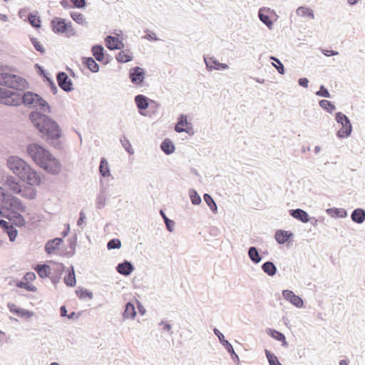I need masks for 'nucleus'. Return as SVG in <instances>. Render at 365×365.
Segmentation results:
<instances>
[{"label":"nucleus","mask_w":365,"mask_h":365,"mask_svg":"<svg viewBox=\"0 0 365 365\" xmlns=\"http://www.w3.org/2000/svg\"><path fill=\"white\" fill-rule=\"evenodd\" d=\"M145 38L148 40H153V41H158L159 38L156 37V35L154 32L148 31V33L145 36Z\"/></svg>","instance_id":"64"},{"label":"nucleus","mask_w":365,"mask_h":365,"mask_svg":"<svg viewBox=\"0 0 365 365\" xmlns=\"http://www.w3.org/2000/svg\"><path fill=\"white\" fill-rule=\"evenodd\" d=\"M5 232L8 235L11 242H14L16 240L18 234L17 230L14 228V226L11 227L10 229Z\"/></svg>","instance_id":"53"},{"label":"nucleus","mask_w":365,"mask_h":365,"mask_svg":"<svg viewBox=\"0 0 365 365\" xmlns=\"http://www.w3.org/2000/svg\"><path fill=\"white\" fill-rule=\"evenodd\" d=\"M121 247V242L119 239L114 238L107 243L108 250L119 249Z\"/></svg>","instance_id":"47"},{"label":"nucleus","mask_w":365,"mask_h":365,"mask_svg":"<svg viewBox=\"0 0 365 365\" xmlns=\"http://www.w3.org/2000/svg\"><path fill=\"white\" fill-rule=\"evenodd\" d=\"M24 279L27 282L33 281L36 279V274L34 272H29L24 275Z\"/></svg>","instance_id":"62"},{"label":"nucleus","mask_w":365,"mask_h":365,"mask_svg":"<svg viewBox=\"0 0 365 365\" xmlns=\"http://www.w3.org/2000/svg\"><path fill=\"white\" fill-rule=\"evenodd\" d=\"M62 242L63 240L60 237H56L48 240L45 245V251L47 254L51 255L58 247Z\"/></svg>","instance_id":"21"},{"label":"nucleus","mask_w":365,"mask_h":365,"mask_svg":"<svg viewBox=\"0 0 365 365\" xmlns=\"http://www.w3.org/2000/svg\"><path fill=\"white\" fill-rule=\"evenodd\" d=\"M289 215L304 223L308 222L310 220L308 213L299 208L289 210Z\"/></svg>","instance_id":"16"},{"label":"nucleus","mask_w":365,"mask_h":365,"mask_svg":"<svg viewBox=\"0 0 365 365\" xmlns=\"http://www.w3.org/2000/svg\"><path fill=\"white\" fill-rule=\"evenodd\" d=\"M77 237L76 236H73L71 238L68 239V245L71 250L67 253L68 257L73 256L76 252V246Z\"/></svg>","instance_id":"45"},{"label":"nucleus","mask_w":365,"mask_h":365,"mask_svg":"<svg viewBox=\"0 0 365 365\" xmlns=\"http://www.w3.org/2000/svg\"><path fill=\"white\" fill-rule=\"evenodd\" d=\"M8 168L14 174L30 185H39L41 182L40 175L23 159L17 156H11L7 160Z\"/></svg>","instance_id":"3"},{"label":"nucleus","mask_w":365,"mask_h":365,"mask_svg":"<svg viewBox=\"0 0 365 365\" xmlns=\"http://www.w3.org/2000/svg\"><path fill=\"white\" fill-rule=\"evenodd\" d=\"M292 236V232L282 230H277L275 233L276 241L280 245L287 242Z\"/></svg>","instance_id":"26"},{"label":"nucleus","mask_w":365,"mask_h":365,"mask_svg":"<svg viewBox=\"0 0 365 365\" xmlns=\"http://www.w3.org/2000/svg\"><path fill=\"white\" fill-rule=\"evenodd\" d=\"M106 46L110 50L121 49L123 47V43L118 38L108 36L106 38Z\"/></svg>","instance_id":"20"},{"label":"nucleus","mask_w":365,"mask_h":365,"mask_svg":"<svg viewBox=\"0 0 365 365\" xmlns=\"http://www.w3.org/2000/svg\"><path fill=\"white\" fill-rule=\"evenodd\" d=\"M122 146L130 155L134 153V150L128 138H120Z\"/></svg>","instance_id":"48"},{"label":"nucleus","mask_w":365,"mask_h":365,"mask_svg":"<svg viewBox=\"0 0 365 365\" xmlns=\"http://www.w3.org/2000/svg\"><path fill=\"white\" fill-rule=\"evenodd\" d=\"M160 215L162 216L163 220H164V222L166 225V228L167 230L169 231V232H173V227H174V225H175V222L172 220H170L165 215V213L164 212V211L163 210H161L160 211Z\"/></svg>","instance_id":"41"},{"label":"nucleus","mask_w":365,"mask_h":365,"mask_svg":"<svg viewBox=\"0 0 365 365\" xmlns=\"http://www.w3.org/2000/svg\"><path fill=\"white\" fill-rule=\"evenodd\" d=\"M27 152L33 160L47 173L58 175L61 170L60 162L51 153L38 144H31Z\"/></svg>","instance_id":"2"},{"label":"nucleus","mask_w":365,"mask_h":365,"mask_svg":"<svg viewBox=\"0 0 365 365\" xmlns=\"http://www.w3.org/2000/svg\"><path fill=\"white\" fill-rule=\"evenodd\" d=\"M92 53L97 61H101L104 57L103 47L99 45L93 46Z\"/></svg>","instance_id":"38"},{"label":"nucleus","mask_w":365,"mask_h":365,"mask_svg":"<svg viewBox=\"0 0 365 365\" xmlns=\"http://www.w3.org/2000/svg\"><path fill=\"white\" fill-rule=\"evenodd\" d=\"M296 14L299 16H308L311 19H314L315 18L313 10L306 6L298 7L297 9L296 10Z\"/></svg>","instance_id":"32"},{"label":"nucleus","mask_w":365,"mask_h":365,"mask_svg":"<svg viewBox=\"0 0 365 365\" xmlns=\"http://www.w3.org/2000/svg\"><path fill=\"white\" fill-rule=\"evenodd\" d=\"M160 149L166 155H170L175 152V147L170 138H165L160 144Z\"/></svg>","instance_id":"25"},{"label":"nucleus","mask_w":365,"mask_h":365,"mask_svg":"<svg viewBox=\"0 0 365 365\" xmlns=\"http://www.w3.org/2000/svg\"><path fill=\"white\" fill-rule=\"evenodd\" d=\"M129 76L131 82L139 86L141 85L145 78V71L143 68L136 66L130 70Z\"/></svg>","instance_id":"9"},{"label":"nucleus","mask_w":365,"mask_h":365,"mask_svg":"<svg viewBox=\"0 0 365 365\" xmlns=\"http://www.w3.org/2000/svg\"><path fill=\"white\" fill-rule=\"evenodd\" d=\"M322 52L326 56H336L339 54L337 51L333 50L322 49Z\"/></svg>","instance_id":"63"},{"label":"nucleus","mask_w":365,"mask_h":365,"mask_svg":"<svg viewBox=\"0 0 365 365\" xmlns=\"http://www.w3.org/2000/svg\"><path fill=\"white\" fill-rule=\"evenodd\" d=\"M35 269L41 278L48 277L51 270L50 267L46 264H38Z\"/></svg>","instance_id":"36"},{"label":"nucleus","mask_w":365,"mask_h":365,"mask_svg":"<svg viewBox=\"0 0 365 365\" xmlns=\"http://www.w3.org/2000/svg\"><path fill=\"white\" fill-rule=\"evenodd\" d=\"M10 106H18L21 103L29 107L39 108L41 112L32 111L29 118L34 125L47 137H61V129L58 124L43 113H51V106L40 96L31 91L24 93L12 91Z\"/></svg>","instance_id":"1"},{"label":"nucleus","mask_w":365,"mask_h":365,"mask_svg":"<svg viewBox=\"0 0 365 365\" xmlns=\"http://www.w3.org/2000/svg\"><path fill=\"white\" fill-rule=\"evenodd\" d=\"M0 85L19 91L27 88L29 86L24 78L8 73H0Z\"/></svg>","instance_id":"4"},{"label":"nucleus","mask_w":365,"mask_h":365,"mask_svg":"<svg viewBox=\"0 0 365 365\" xmlns=\"http://www.w3.org/2000/svg\"><path fill=\"white\" fill-rule=\"evenodd\" d=\"M190 200L193 205H200L202 202L201 197L196 190L191 189L189 192Z\"/></svg>","instance_id":"43"},{"label":"nucleus","mask_w":365,"mask_h":365,"mask_svg":"<svg viewBox=\"0 0 365 365\" xmlns=\"http://www.w3.org/2000/svg\"><path fill=\"white\" fill-rule=\"evenodd\" d=\"M11 227H13L12 224L4 220L0 219V227H1L4 232L9 230Z\"/></svg>","instance_id":"58"},{"label":"nucleus","mask_w":365,"mask_h":365,"mask_svg":"<svg viewBox=\"0 0 365 365\" xmlns=\"http://www.w3.org/2000/svg\"><path fill=\"white\" fill-rule=\"evenodd\" d=\"M214 334L217 336L220 342L224 346V348L227 351V352L230 354L231 359L235 362H239L240 359L238 355L235 353L232 345L225 339V336L222 333L220 332L219 329L215 328L213 329Z\"/></svg>","instance_id":"7"},{"label":"nucleus","mask_w":365,"mask_h":365,"mask_svg":"<svg viewBox=\"0 0 365 365\" xmlns=\"http://www.w3.org/2000/svg\"><path fill=\"white\" fill-rule=\"evenodd\" d=\"M71 16L73 21L79 24H83L85 23V18L81 13L73 11L71 13Z\"/></svg>","instance_id":"49"},{"label":"nucleus","mask_w":365,"mask_h":365,"mask_svg":"<svg viewBox=\"0 0 365 365\" xmlns=\"http://www.w3.org/2000/svg\"><path fill=\"white\" fill-rule=\"evenodd\" d=\"M265 331L272 338L276 339L277 341L282 342V345L283 346H288V344L286 341V337L283 333H282L276 329H272V328H267L265 330Z\"/></svg>","instance_id":"17"},{"label":"nucleus","mask_w":365,"mask_h":365,"mask_svg":"<svg viewBox=\"0 0 365 365\" xmlns=\"http://www.w3.org/2000/svg\"><path fill=\"white\" fill-rule=\"evenodd\" d=\"M8 307L11 312L14 313L21 317L29 318V317H32L34 314V313L32 312H30L27 309L17 307L13 303H9Z\"/></svg>","instance_id":"18"},{"label":"nucleus","mask_w":365,"mask_h":365,"mask_svg":"<svg viewBox=\"0 0 365 365\" xmlns=\"http://www.w3.org/2000/svg\"><path fill=\"white\" fill-rule=\"evenodd\" d=\"M136 311L133 304L131 302H128L125 304V309L123 313V317L124 319H134L136 316Z\"/></svg>","instance_id":"29"},{"label":"nucleus","mask_w":365,"mask_h":365,"mask_svg":"<svg viewBox=\"0 0 365 365\" xmlns=\"http://www.w3.org/2000/svg\"><path fill=\"white\" fill-rule=\"evenodd\" d=\"M134 270V266L133 264L127 260H124L123 262L119 263L116 267V271L124 276L130 275Z\"/></svg>","instance_id":"15"},{"label":"nucleus","mask_w":365,"mask_h":365,"mask_svg":"<svg viewBox=\"0 0 365 365\" xmlns=\"http://www.w3.org/2000/svg\"><path fill=\"white\" fill-rule=\"evenodd\" d=\"M77 296L81 299H92L93 297V294L91 291L85 289H81L79 290H76Z\"/></svg>","instance_id":"44"},{"label":"nucleus","mask_w":365,"mask_h":365,"mask_svg":"<svg viewBox=\"0 0 365 365\" xmlns=\"http://www.w3.org/2000/svg\"><path fill=\"white\" fill-rule=\"evenodd\" d=\"M11 94L12 91L0 88V103L4 104L6 106H10Z\"/></svg>","instance_id":"28"},{"label":"nucleus","mask_w":365,"mask_h":365,"mask_svg":"<svg viewBox=\"0 0 365 365\" xmlns=\"http://www.w3.org/2000/svg\"><path fill=\"white\" fill-rule=\"evenodd\" d=\"M57 81L59 87L64 91L69 92L72 91V82L66 73H58L57 75Z\"/></svg>","instance_id":"10"},{"label":"nucleus","mask_w":365,"mask_h":365,"mask_svg":"<svg viewBox=\"0 0 365 365\" xmlns=\"http://www.w3.org/2000/svg\"><path fill=\"white\" fill-rule=\"evenodd\" d=\"M10 194H9L4 188L0 186V202L4 204L7 200V197Z\"/></svg>","instance_id":"57"},{"label":"nucleus","mask_w":365,"mask_h":365,"mask_svg":"<svg viewBox=\"0 0 365 365\" xmlns=\"http://www.w3.org/2000/svg\"><path fill=\"white\" fill-rule=\"evenodd\" d=\"M203 198H204V200L206 202V204L210 207V209L212 212H216L217 210V206L215 202L214 201L212 197L210 194L205 193L203 195Z\"/></svg>","instance_id":"39"},{"label":"nucleus","mask_w":365,"mask_h":365,"mask_svg":"<svg viewBox=\"0 0 365 365\" xmlns=\"http://www.w3.org/2000/svg\"><path fill=\"white\" fill-rule=\"evenodd\" d=\"M336 120L341 125V128L337 133V137L348 136L351 133V125L349 118L343 113L339 112L336 114Z\"/></svg>","instance_id":"6"},{"label":"nucleus","mask_w":365,"mask_h":365,"mask_svg":"<svg viewBox=\"0 0 365 365\" xmlns=\"http://www.w3.org/2000/svg\"><path fill=\"white\" fill-rule=\"evenodd\" d=\"M29 21L32 26H34V27H39L40 26L39 19L37 16H36L31 14H30L29 15Z\"/></svg>","instance_id":"55"},{"label":"nucleus","mask_w":365,"mask_h":365,"mask_svg":"<svg viewBox=\"0 0 365 365\" xmlns=\"http://www.w3.org/2000/svg\"><path fill=\"white\" fill-rule=\"evenodd\" d=\"M4 185L15 194H19L21 192V187L17 182L16 179L13 176H7Z\"/></svg>","instance_id":"19"},{"label":"nucleus","mask_w":365,"mask_h":365,"mask_svg":"<svg viewBox=\"0 0 365 365\" xmlns=\"http://www.w3.org/2000/svg\"><path fill=\"white\" fill-rule=\"evenodd\" d=\"M319 106L327 110L329 112H332L336 109V107L331 102L327 100H322L319 101Z\"/></svg>","instance_id":"46"},{"label":"nucleus","mask_w":365,"mask_h":365,"mask_svg":"<svg viewBox=\"0 0 365 365\" xmlns=\"http://www.w3.org/2000/svg\"><path fill=\"white\" fill-rule=\"evenodd\" d=\"M52 29L55 33L66 34L67 37L75 35L76 32L72 27L71 22L66 23L65 19L61 18H54L51 21Z\"/></svg>","instance_id":"5"},{"label":"nucleus","mask_w":365,"mask_h":365,"mask_svg":"<svg viewBox=\"0 0 365 365\" xmlns=\"http://www.w3.org/2000/svg\"><path fill=\"white\" fill-rule=\"evenodd\" d=\"M16 286L19 288H24L30 292H36L37 289L34 285H30L28 283L24 282L23 281H18L16 284Z\"/></svg>","instance_id":"51"},{"label":"nucleus","mask_w":365,"mask_h":365,"mask_svg":"<svg viewBox=\"0 0 365 365\" xmlns=\"http://www.w3.org/2000/svg\"><path fill=\"white\" fill-rule=\"evenodd\" d=\"M270 58L277 63V64L272 63V65L275 67V68L280 74H283L284 73V68L283 64L280 62V61L274 56H271Z\"/></svg>","instance_id":"52"},{"label":"nucleus","mask_w":365,"mask_h":365,"mask_svg":"<svg viewBox=\"0 0 365 365\" xmlns=\"http://www.w3.org/2000/svg\"><path fill=\"white\" fill-rule=\"evenodd\" d=\"M148 98L143 95H137L135 97V102L136 104L137 108L139 110H145L148 108L149 103H148Z\"/></svg>","instance_id":"30"},{"label":"nucleus","mask_w":365,"mask_h":365,"mask_svg":"<svg viewBox=\"0 0 365 365\" xmlns=\"http://www.w3.org/2000/svg\"><path fill=\"white\" fill-rule=\"evenodd\" d=\"M262 269L267 275L272 277L277 272V267L272 262L267 261L262 264Z\"/></svg>","instance_id":"33"},{"label":"nucleus","mask_w":365,"mask_h":365,"mask_svg":"<svg viewBox=\"0 0 365 365\" xmlns=\"http://www.w3.org/2000/svg\"><path fill=\"white\" fill-rule=\"evenodd\" d=\"M106 197L102 193L97 196L96 206L97 209H102L106 205Z\"/></svg>","instance_id":"50"},{"label":"nucleus","mask_w":365,"mask_h":365,"mask_svg":"<svg viewBox=\"0 0 365 365\" xmlns=\"http://www.w3.org/2000/svg\"><path fill=\"white\" fill-rule=\"evenodd\" d=\"M282 295L285 299L289 301L295 307L298 308L303 307L304 302L302 298L299 296L296 295L292 291L288 289L283 290Z\"/></svg>","instance_id":"11"},{"label":"nucleus","mask_w":365,"mask_h":365,"mask_svg":"<svg viewBox=\"0 0 365 365\" xmlns=\"http://www.w3.org/2000/svg\"><path fill=\"white\" fill-rule=\"evenodd\" d=\"M99 172L103 178L109 177L110 175V170L108 162L105 158H101Z\"/></svg>","instance_id":"31"},{"label":"nucleus","mask_w":365,"mask_h":365,"mask_svg":"<svg viewBox=\"0 0 365 365\" xmlns=\"http://www.w3.org/2000/svg\"><path fill=\"white\" fill-rule=\"evenodd\" d=\"M316 95L321 97L330 98V93L328 90L324 87V86L322 85L319 88V91L316 92Z\"/></svg>","instance_id":"54"},{"label":"nucleus","mask_w":365,"mask_h":365,"mask_svg":"<svg viewBox=\"0 0 365 365\" xmlns=\"http://www.w3.org/2000/svg\"><path fill=\"white\" fill-rule=\"evenodd\" d=\"M204 61L206 64V67L209 71H212L213 69L220 71L228 68V65L226 63H220L214 57H205Z\"/></svg>","instance_id":"13"},{"label":"nucleus","mask_w":365,"mask_h":365,"mask_svg":"<svg viewBox=\"0 0 365 365\" xmlns=\"http://www.w3.org/2000/svg\"><path fill=\"white\" fill-rule=\"evenodd\" d=\"M34 185H30L24 187L23 189H21V192L19 193L23 197L29 199V200H33L36 196V189L33 187Z\"/></svg>","instance_id":"22"},{"label":"nucleus","mask_w":365,"mask_h":365,"mask_svg":"<svg viewBox=\"0 0 365 365\" xmlns=\"http://www.w3.org/2000/svg\"><path fill=\"white\" fill-rule=\"evenodd\" d=\"M160 325H163V329L165 331H168L170 335H172L173 334V331H172V325L169 323H165L163 321H162L160 323Z\"/></svg>","instance_id":"60"},{"label":"nucleus","mask_w":365,"mask_h":365,"mask_svg":"<svg viewBox=\"0 0 365 365\" xmlns=\"http://www.w3.org/2000/svg\"><path fill=\"white\" fill-rule=\"evenodd\" d=\"M9 211V209L6 207V205H0V217H6V215Z\"/></svg>","instance_id":"61"},{"label":"nucleus","mask_w":365,"mask_h":365,"mask_svg":"<svg viewBox=\"0 0 365 365\" xmlns=\"http://www.w3.org/2000/svg\"><path fill=\"white\" fill-rule=\"evenodd\" d=\"M64 282L68 287H74L76 285V279L73 267H71V270L64 277Z\"/></svg>","instance_id":"37"},{"label":"nucleus","mask_w":365,"mask_h":365,"mask_svg":"<svg viewBox=\"0 0 365 365\" xmlns=\"http://www.w3.org/2000/svg\"><path fill=\"white\" fill-rule=\"evenodd\" d=\"M264 352L269 365H282L278 358L270 351L265 349Z\"/></svg>","instance_id":"40"},{"label":"nucleus","mask_w":365,"mask_h":365,"mask_svg":"<svg viewBox=\"0 0 365 365\" xmlns=\"http://www.w3.org/2000/svg\"><path fill=\"white\" fill-rule=\"evenodd\" d=\"M248 256L250 260L255 264H258L262 260V257L259 254L258 250L256 247H250L248 249Z\"/></svg>","instance_id":"34"},{"label":"nucleus","mask_w":365,"mask_h":365,"mask_svg":"<svg viewBox=\"0 0 365 365\" xmlns=\"http://www.w3.org/2000/svg\"><path fill=\"white\" fill-rule=\"evenodd\" d=\"M83 63L86 65L87 68L92 72L96 73L99 70L98 64L95 61V60L91 58H84Z\"/></svg>","instance_id":"35"},{"label":"nucleus","mask_w":365,"mask_h":365,"mask_svg":"<svg viewBox=\"0 0 365 365\" xmlns=\"http://www.w3.org/2000/svg\"><path fill=\"white\" fill-rule=\"evenodd\" d=\"M6 218L11 222L12 225L17 227H23L25 225V220L24 217L19 212L16 211L9 210Z\"/></svg>","instance_id":"14"},{"label":"nucleus","mask_w":365,"mask_h":365,"mask_svg":"<svg viewBox=\"0 0 365 365\" xmlns=\"http://www.w3.org/2000/svg\"><path fill=\"white\" fill-rule=\"evenodd\" d=\"M31 41L36 51H38L42 53H44L45 50H44L43 46L41 45V43H40V41H38V39H36L35 38H31Z\"/></svg>","instance_id":"56"},{"label":"nucleus","mask_w":365,"mask_h":365,"mask_svg":"<svg viewBox=\"0 0 365 365\" xmlns=\"http://www.w3.org/2000/svg\"><path fill=\"white\" fill-rule=\"evenodd\" d=\"M175 130L178 133L186 132L190 135H194V131L192 128L189 127L187 116L184 115H180L179 120L175 125Z\"/></svg>","instance_id":"12"},{"label":"nucleus","mask_w":365,"mask_h":365,"mask_svg":"<svg viewBox=\"0 0 365 365\" xmlns=\"http://www.w3.org/2000/svg\"><path fill=\"white\" fill-rule=\"evenodd\" d=\"M116 60L120 63H127L132 60V56L125 51H120L116 56Z\"/></svg>","instance_id":"42"},{"label":"nucleus","mask_w":365,"mask_h":365,"mask_svg":"<svg viewBox=\"0 0 365 365\" xmlns=\"http://www.w3.org/2000/svg\"><path fill=\"white\" fill-rule=\"evenodd\" d=\"M351 218L356 223H363L365 221V210L362 208L355 209L351 215Z\"/></svg>","instance_id":"24"},{"label":"nucleus","mask_w":365,"mask_h":365,"mask_svg":"<svg viewBox=\"0 0 365 365\" xmlns=\"http://www.w3.org/2000/svg\"><path fill=\"white\" fill-rule=\"evenodd\" d=\"M269 11V9H267L265 7L261 8L259 10L258 16L260 21L264 24L269 29L272 28L273 22L269 19V16L265 14L266 12H268Z\"/></svg>","instance_id":"23"},{"label":"nucleus","mask_w":365,"mask_h":365,"mask_svg":"<svg viewBox=\"0 0 365 365\" xmlns=\"http://www.w3.org/2000/svg\"><path fill=\"white\" fill-rule=\"evenodd\" d=\"M76 8H83L86 6V0H70Z\"/></svg>","instance_id":"59"},{"label":"nucleus","mask_w":365,"mask_h":365,"mask_svg":"<svg viewBox=\"0 0 365 365\" xmlns=\"http://www.w3.org/2000/svg\"><path fill=\"white\" fill-rule=\"evenodd\" d=\"M4 205H6V207H8L9 210H14L18 212H24L26 211V206L23 204L22 201L11 195L7 197V200Z\"/></svg>","instance_id":"8"},{"label":"nucleus","mask_w":365,"mask_h":365,"mask_svg":"<svg viewBox=\"0 0 365 365\" xmlns=\"http://www.w3.org/2000/svg\"><path fill=\"white\" fill-rule=\"evenodd\" d=\"M326 212L332 217L344 218L347 216L346 210L342 208H328L326 210Z\"/></svg>","instance_id":"27"}]
</instances>
